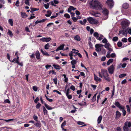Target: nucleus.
<instances>
[{"mask_svg": "<svg viewBox=\"0 0 131 131\" xmlns=\"http://www.w3.org/2000/svg\"><path fill=\"white\" fill-rule=\"evenodd\" d=\"M106 3L109 7L111 8L114 5L113 0H107Z\"/></svg>", "mask_w": 131, "mask_h": 131, "instance_id": "nucleus-8", "label": "nucleus"}, {"mask_svg": "<svg viewBox=\"0 0 131 131\" xmlns=\"http://www.w3.org/2000/svg\"><path fill=\"white\" fill-rule=\"evenodd\" d=\"M35 54L36 58L37 59H39L40 58V54L38 51H36Z\"/></svg>", "mask_w": 131, "mask_h": 131, "instance_id": "nucleus-15", "label": "nucleus"}, {"mask_svg": "<svg viewBox=\"0 0 131 131\" xmlns=\"http://www.w3.org/2000/svg\"><path fill=\"white\" fill-rule=\"evenodd\" d=\"M102 118V116L101 115H100L98 117L97 120L98 124H99L101 123Z\"/></svg>", "mask_w": 131, "mask_h": 131, "instance_id": "nucleus-21", "label": "nucleus"}, {"mask_svg": "<svg viewBox=\"0 0 131 131\" xmlns=\"http://www.w3.org/2000/svg\"><path fill=\"white\" fill-rule=\"evenodd\" d=\"M87 19L89 22L91 24H97L98 22L97 20L91 17L87 18Z\"/></svg>", "mask_w": 131, "mask_h": 131, "instance_id": "nucleus-5", "label": "nucleus"}, {"mask_svg": "<svg viewBox=\"0 0 131 131\" xmlns=\"http://www.w3.org/2000/svg\"><path fill=\"white\" fill-rule=\"evenodd\" d=\"M66 123L65 121L63 122L61 125V128H62L64 126L66 125Z\"/></svg>", "mask_w": 131, "mask_h": 131, "instance_id": "nucleus-59", "label": "nucleus"}, {"mask_svg": "<svg viewBox=\"0 0 131 131\" xmlns=\"http://www.w3.org/2000/svg\"><path fill=\"white\" fill-rule=\"evenodd\" d=\"M105 48L107 49L108 51H113V49L112 48L111 46V47H108L107 48Z\"/></svg>", "mask_w": 131, "mask_h": 131, "instance_id": "nucleus-51", "label": "nucleus"}, {"mask_svg": "<svg viewBox=\"0 0 131 131\" xmlns=\"http://www.w3.org/2000/svg\"><path fill=\"white\" fill-rule=\"evenodd\" d=\"M111 47L110 44L109 43H105L104 45V47L105 48H107L108 47Z\"/></svg>", "mask_w": 131, "mask_h": 131, "instance_id": "nucleus-40", "label": "nucleus"}, {"mask_svg": "<svg viewBox=\"0 0 131 131\" xmlns=\"http://www.w3.org/2000/svg\"><path fill=\"white\" fill-rule=\"evenodd\" d=\"M45 106L49 110H51L55 108V107H52L49 105H47L46 103L45 104Z\"/></svg>", "mask_w": 131, "mask_h": 131, "instance_id": "nucleus-12", "label": "nucleus"}, {"mask_svg": "<svg viewBox=\"0 0 131 131\" xmlns=\"http://www.w3.org/2000/svg\"><path fill=\"white\" fill-rule=\"evenodd\" d=\"M124 126L123 127L124 131H131L129 128L131 126V123L129 122H126L124 123Z\"/></svg>", "mask_w": 131, "mask_h": 131, "instance_id": "nucleus-3", "label": "nucleus"}, {"mask_svg": "<svg viewBox=\"0 0 131 131\" xmlns=\"http://www.w3.org/2000/svg\"><path fill=\"white\" fill-rule=\"evenodd\" d=\"M100 36L97 38V39L99 40H101L104 37L103 36V35H102L101 34H100L99 35Z\"/></svg>", "mask_w": 131, "mask_h": 131, "instance_id": "nucleus-33", "label": "nucleus"}, {"mask_svg": "<svg viewBox=\"0 0 131 131\" xmlns=\"http://www.w3.org/2000/svg\"><path fill=\"white\" fill-rule=\"evenodd\" d=\"M74 39L75 40H76L78 41H79L81 40L80 37L78 35H76L74 37Z\"/></svg>", "mask_w": 131, "mask_h": 131, "instance_id": "nucleus-20", "label": "nucleus"}, {"mask_svg": "<svg viewBox=\"0 0 131 131\" xmlns=\"http://www.w3.org/2000/svg\"><path fill=\"white\" fill-rule=\"evenodd\" d=\"M92 14L95 17H99L101 16L100 14L98 13L93 12L92 13Z\"/></svg>", "mask_w": 131, "mask_h": 131, "instance_id": "nucleus-23", "label": "nucleus"}, {"mask_svg": "<svg viewBox=\"0 0 131 131\" xmlns=\"http://www.w3.org/2000/svg\"><path fill=\"white\" fill-rule=\"evenodd\" d=\"M21 15L22 17L23 18H25L27 16L26 14L25 13H21Z\"/></svg>", "mask_w": 131, "mask_h": 131, "instance_id": "nucleus-32", "label": "nucleus"}, {"mask_svg": "<svg viewBox=\"0 0 131 131\" xmlns=\"http://www.w3.org/2000/svg\"><path fill=\"white\" fill-rule=\"evenodd\" d=\"M115 131H121V128L119 127L117 128L115 130Z\"/></svg>", "mask_w": 131, "mask_h": 131, "instance_id": "nucleus-64", "label": "nucleus"}, {"mask_svg": "<svg viewBox=\"0 0 131 131\" xmlns=\"http://www.w3.org/2000/svg\"><path fill=\"white\" fill-rule=\"evenodd\" d=\"M41 106V104L40 103H38L36 105V108L39 109L40 108Z\"/></svg>", "mask_w": 131, "mask_h": 131, "instance_id": "nucleus-45", "label": "nucleus"}, {"mask_svg": "<svg viewBox=\"0 0 131 131\" xmlns=\"http://www.w3.org/2000/svg\"><path fill=\"white\" fill-rule=\"evenodd\" d=\"M115 66V65L112 64L108 67V70L110 74H112L113 73L114 70V66Z\"/></svg>", "mask_w": 131, "mask_h": 131, "instance_id": "nucleus-7", "label": "nucleus"}, {"mask_svg": "<svg viewBox=\"0 0 131 131\" xmlns=\"http://www.w3.org/2000/svg\"><path fill=\"white\" fill-rule=\"evenodd\" d=\"M10 103V101L8 99H6L4 102V103Z\"/></svg>", "mask_w": 131, "mask_h": 131, "instance_id": "nucleus-47", "label": "nucleus"}, {"mask_svg": "<svg viewBox=\"0 0 131 131\" xmlns=\"http://www.w3.org/2000/svg\"><path fill=\"white\" fill-rule=\"evenodd\" d=\"M127 41V39L125 38H123L122 39V41L124 42H126Z\"/></svg>", "mask_w": 131, "mask_h": 131, "instance_id": "nucleus-50", "label": "nucleus"}, {"mask_svg": "<svg viewBox=\"0 0 131 131\" xmlns=\"http://www.w3.org/2000/svg\"><path fill=\"white\" fill-rule=\"evenodd\" d=\"M129 21L128 20H125L122 21L121 25L122 29L119 31V35L122 34L126 36H127V32L126 28L129 25Z\"/></svg>", "mask_w": 131, "mask_h": 131, "instance_id": "nucleus-1", "label": "nucleus"}, {"mask_svg": "<svg viewBox=\"0 0 131 131\" xmlns=\"http://www.w3.org/2000/svg\"><path fill=\"white\" fill-rule=\"evenodd\" d=\"M126 75V74L125 73H123L120 74L119 75V77L121 78H122L124 77H125Z\"/></svg>", "mask_w": 131, "mask_h": 131, "instance_id": "nucleus-34", "label": "nucleus"}, {"mask_svg": "<svg viewBox=\"0 0 131 131\" xmlns=\"http://www.w3.org/2000/svg\"><path fill=\"white\" fill-rule=\"evenodd\" d=\"M8 23L11 26H13V22L12 19H9L8 20Z\"/></svg>", "mask_w": 131, "mask_h": 131, "instance_id": "nucleus-26", "label": "nucleus"}, {"mask_svg": "<svg viewBox=\"0 0 131 131\" xmlns=\"http://www.w3.org/2000/svg\"><path fill=\"white\" fill-rule=\"evenodd\" d=\"M64 47V45H62L60 46L56 50V51H58L59 50H63Z\"/></svg>", "mask_w": 131, "mask_h": 131, "instance_id": "nucleus-11", "label": "nucleus"}, {"mask_svg": "<svg viewBox=\"0 0 131 131\" xmlns=\"http://www.w3.org/2000/svg\"><path fill=\"white\" fill-rule=\"evenodd\" d=\"M34 125L37 127L39 128L41 127V123L40 122L36 123Z\"/></svg>", "mask_w": 131, "mask_h": 131, "instance_id": "nucleus-29", "label": "nucleus"}, {"mask_svg": "<svg viewBox=\"0 0 131 131\" xmlns=\"http://www.w3.org/2000/svg\"><path fill=\"white\" fill-rule=\"evenodd\" d=\"M72 19L73 20V21L74 22H76L78 19L77 18L74 17H72Z\"/></svg>", "mask_w": 131, "mask_h": 131, "instance_id": "nucleus-58", "label": "nucleus"}, {"mask_svg": "<svg viewBox=\"0 0 131 131\" xmlns=\"http://www.w3.org/2000/svg\"><path fill=\"white\" fill-rule=\"evenodd\" d=\"M77 62L76 60H73L71 61V64L75 65Z\"/></svg>", "mask_w": 131, "mask_h": 131, "instance_id": "nucleus-38", "label": "nucleus"}, {"mask_svg": "<svg viewBox=\"0 0 131 131\" xmlns=\"http://www.w3.org/2000/svg\"><path fill=\"white\" fill-rule=\"evenodd\" d=\"M127 31L128 33L131 35V28H128V29Z\"/></svg>", "mask_w": 131, "mask_h": 131, "instance_id": "nucleus-63", "label": "nucleus"}, {"mask_svg": "<svg viewBox=\"0 0 131 131\" xmlns=\"http://www.w3.org/2000/svg\"><path fill=\"white\" fill-rule=\"evenodd\" d=\"M126 79H125L121 82V83L122 84H124L126 83Z\"/></svg>", "mask_w": 131, "mask_h": 131, "instance_id": "nucleus-62", "label": "nucleus"}, {"mask_svg": "<svg viewBox=\"0 0 131 131\" xmlns=\"http://www.w3.org/2000/svg\"><path fill=\"white\" fill-rule=\"evenodd\" d=\"M99 76L101 78L104 77L106 75L109 76L107 71L106 69H102L101 72H99Z\"/></svg>", "mask_w": 131, "mask_h": 131, "instance_id": "nucleus-4", "label": "nucleus"}, {"mask_svg": "<svg viewBox=\"0 0 131 131\" xmlns=\"http://www.w3.org/2000/svg\"><path fill=\"white\" fill-rule=\"evenodd\" d=\"M47 14H46L45 15V16L47 17H50L51 14V12L50 11H48L47 12Z\"/></svg>", "mask_w": 131, "mask_h": 131, "instance_id": "nucleus-30", "label": "nucleus"}, {"mask_svg": "<svg viewBox=\"0 0 131 131\" xmlns=\"http://www.w3.org/2000/svg\"><path fill=\"white\" fill-rule=\"evenodd\" d=\"M103 13L105 15H107L108 14V11L106 9L104 8L103 9Z\"/></svg>", "mask_w": 131, "mask_h": 131, "instance_id": "nucleus-19", "label": "nucleus"}, {"mask_svg": "<svg viewBox=\"0 0 131 131\" xmlns=\"http://www.w3.org/2000/svg\"><path fill=\"white\" fill-rule=\"evenodd\" d=\"M102 42L103 43H107L108 41L106 38H104L103 39Z\"/></svg>", "mask_w": 131, "mask_h": 131, "instance_id": "nucleus-41", "label": "nucleus"}, {"mask_svg": "<svg viewBox=\"0 0 131 131\" xmlns=\"http://www.w3.org/2000/svg\"><path fill=\"white\" fill-rule=\"evenodd\" d=\"M76 9L74 7L72 6H70L68 10V13H70L72 10H74Z\"/></svg>", "mask_w": 131, "mask_h": 131, "instance_id": "nucleus-14", "label": "nucleus"}, {"mask_svg": "<svg viewBox=\"0 0 131 131\" xmlns=\"http://www.w3.org/2000/svg\"><path fill=\"white\" fill-rule=\"evenodd\" d=\"M108 76H109L106 75L104 77L106 81H108L110 82V78L108 77Z\"/></svg>", "mask_w": 131, "mask_h": 131, "instance_id": "nucleus-35", "label": "nucleus"}, {"mask_svg": "<svg viewBox=\"0 0 131 131\" xmlns=\"http://www.w3.org/2000/svg\"><path fill=\"white\" fill-rule=\"evenodd\" d=\"M97 94V93H96L93 96L92 98V100L93 101H95L96 100V95Z\"/></svg>", "mask_w": 131, "mask_h": 131, "instance_id": "nucleus-43", "label": "nucleus"}, {"mask_svg": "<svg viewBox=\"0 0 131 131\" xmlns=\"http://www.w3.org/2000/svg\"><path fill=\"white\" fill-rule=\"evenodd\" d=\"M50 46L49 44V43H48L45 46V48L46 49H48Z\"/></svg>", "mask_w": 131, "mask_h": 131, "instance_id": "nucleus-39", "label": "nucleus"}, {"mask_svg": "<svg viewBox=\"0 0 131 131\" xmlns=\"http://www.w3.org/2000/svg\"><path fill=\"white\" fill-rule=\"evenodd\" d=\"M90 7L93 9L101 10L102 5L101 3L97 0H92L90 3Z\"/></svg>", "mask_w": 131, "mask_h": 131, "instance_id": "nucleus-2", "label": "nucleus"}, {"mask_svg": "<svg viewBox=\"0 0 131 131\" xmlns=\"http://www.w3.org/2000/svg\"><path fill=\"white\" fill-rule=\"evenodd\" d=\"M115 104L116 106L118 107L120 105L119 103L118 102H115Z\"/></svg>", "mask_w": 131, "mask_h": 131, "instance_id": "nucleus-49", "label": "nucleus"}, {"mask_svg": "<svg viewBox=\"0 0 131 131\" xmlns=\"http://www.w3.org/2000/svg\"><path fill=\"white\" fill-rule=\"evenodd\" d=\"M19 58L18 57H17V58H14L12 61V62H14V63H18V62L19 61Z\"/></svg>", "mask_w": 131, "mask_h": 131, "instance_id": "nucleus-18", "label": "nucleus"}, {"mask_svg": "<svg viewBox=\"0 0 131 131\" xmlns=\"http://www.w3.org/2000/svg\"><path fill=\"white\" fill-rule=\"evenodd\" d=\"M77 123L79 125H83L84 124V123L82 122L78 121L77 122Z\"/></svg>", "mask_w": 131, "mask_h": 131, "instance_id": "nucleus-55", "label": "nucleus"}, {"mask_svg": "<svg viewBox=\"0 0 131 131\" xmlns=\"http://www.w3.org/2000/svg\"><path fill=\"white\" fill-rule=\"evenodd\" d=\"M104 45L100 44H97L95 45L96 50L97 52L100 51L102 48H103Z\"/></svg>", "mask_w": 131, "mask_h": 131, "instance_id": "nucleus-6", "label": "nucleus"}, {"mask_svg": "<svg viewBox=\"0 0 131 131\" xmlns=\"http://www.w3.org/2000/svg\"><path fill=\"white\" fill-rule=\"evenodd\" d=\"M118 38L117 37H114L113 38V40L114 41H116L117 40Z\"/></svg>", "mask_w": 131, "mask_h": 131, "instance_id": "nucleus-54", "label": "nucleus"}, {"mask_svg": "<svg viewBox=\"0 0 131 131\" xmlns=\"http://www.w3.org/2000/svg\"><path fill=\"white\" fill-rule=\"evenodd\" d=\"M41 51L44 55L47 56H50V55L47 52L45 51H43L42 49H41Z\"/></svg>", "mask_w": 131, "mask_h": 131, "instance_id": "nucleus-17", "label": "nucleus"}, {"mask_svg": "<svg viewBox=\"0 0 131 131\" xmlns=\"http://www.w3.org/2000/svg\"><path fill=\"white\" fill-rule=\"evenodd\" d=\"M113 59H109L107 62V65H109L113 61Z\"/></svg>", "mask_w": 131, "mask_h": 131, "instance_id": "nucleus-28", "label": "nucleus"}, {"mask_svg": "<svg viewBox=\"0 0 131 131\" xmlns=\"http://www.w3.org/2000/svg\"><path fill=\"white\" fill-rule=\"evenodd\" d=\"M51 40L50 37H43L40 39V40L42 42H48L50 41Z\"/></svg>", "mask_w": 131, "mask_h": 131, "instance_id": "nucleus-9", "label": "nucleus"}, {"mask_svg": "<svg viewBox=\"0 0 131 131\" xmlns=\"http://www.w3.org/2000/svg\"><path fill=\"white\" fill-rule=\"evenodd\" d=\"M63 76L64 77L65 79H64L65 82H67L68 81V78L66 77V75L65 74H64L63 75Z\"/></svg>", "mask_w": 131, "mask_h": 131, "instance_id": "nucleus-42", "label": "nucleus"}, {"mask_svg": "<svg viewBox=\"0 0 131 131\" xmlns=\"http://www.w3.org/2000/svg\"><path fill=\"white\" fill-rule=\"evenodd\" d=\"M126 107L127 108V112L129 113H130V110L129 106L128 105H127Z\"/></svg>", "mask_w": 131, "mask_h": 131, "instance_id": "nucleus-56", "label": "nucleus"}, {"mask_svg": "<svg viewBox=\"0 0 131 131\" xmlns=\"http://www.w3.org/2000/svg\"><path fill=\"white\" fill-rule=\"evenodd\" d=\"M70 89L73 91H74L75 90V88L74 86L73 85H72L70 87Z\"/></svg>", "mask_w": 131, "mask_h": 131, "instance_id": "nucleus-52", "label": "nucleus"}, {"mask_svg": "<svg viewBox=\"0 0 131 131\" xmlns=\"http://www.w3.org/2000/svg\"><path fill=\"white\" fill-rule=\"evenodd\" d=\"M129 4L127 3L123 4L122 5V7L125 9H127L129 7Z\"/></svg>", "mask_w": 131, "mask_h": 131, "instance_id": "nucleus-22", "label": "nucleus"}, {"mask_svg": "<svg viewBox=\"0 0 131 131\" xmlns=\"http://www.w3.org/2000/svg\"><path fill=\"white\" fill-rule=\"evenodd\" d=\"M78 104L80 106H83L86 105V103L84 102H82V103H78Z\"/></svg>", "mask_w": 131, "mask_h": 131, "instance_id": "nucleus-36", "label": "nucleus"}, {"mask_svg": "<svg viewBox=\"0 0 131 131\" xmlns=\"http://www.w3.org/2000/svg\"><path fill=\"white\" fill-rule=\"evenodd\" d=\"M33 16H31L30 17L28 18V19L29 20H30V19H32L35 18V17L34 16V15L33 14Z\"/></svg>", "mask_w": 131, "mask_h": 131, "instance_id": "nucleus-60", "label": "nucleus"}, {"mask_svg": "<svg viewBox=\"0 0 131 131\" xmlns=\"http://www.w3.org/2000/svg\"><path fill=\"white\" fill-rule=\"evenodd\" d=\"M59 3V1L57 0H54L53 2L52 1L51 2V4L52 6H56V5L54 4V3L55 4H57Z\"/></svg>", "mask_w": 131, "mask_h": 131, "instance_id": "nucleus-16", "label": "nucleus"}, {"mask_svg": "<svg viewBox=\"0 0 131 131\" xmlns=\"http://www.w3.org/2000/svg\"><path fill=\"white\" fill-rule=\"evenodd\" d=\"M43 110V111L44 114L45 115H47V114L48 111L45 108V107L43 106L42 107Z\"/></svg>", "mask_w": 131, "mask_h": 131, "instance_id": "nucleus-25", "label": "nucleus"}, {"mask_svg": "<svg viewBox=\"0 0 131 131\" xmlns=\"http://www.w3.org/2000/svg\"><path fill=\"white\" fill-rule=\"evenodd\" d=\"M33 118L36 121H38V117L37 116L34 115L33 116Z\"/></svg>", "mask_w": 131, "mask_h": 131, "instance_id": "nucleus-57", "label": "nucleus"}, {"mask_svg": "<svg viewBox=\"0 0 131 131\" xmlns=\"http://www.w3.org/2000/svg\"><path fill=\"white\" fill-rule=\"evenodd\" d=\"M45 8L46 9H47L49 7V4L48 3L47 4H45L44 5Z\"/></svg>", "mask_w": 131, "mask_h": 131, "instance_id": "nucleus-53", "label": "nucleus"}, {"mask_svg": "<svg viewBox=\"0 0 131 131\" xmlns=\"http://www.w3.org/2000/svg\"><path fill=\"white\" fill-rule=\"evenodd\" d=\"M66 95L69 99H71L72 98V96L71 95H69V94H68V95L67 94Z\"/></svg>", "mask_w": 131, "mask_h": 131, "instance_id": "nucleus-48", "label": "nucleus"}, {"mask_svg": "<svg viewBox=\"0 0 131 131\" xmlns=\"http://www.w3.org/2000/svg\"><path fill=\"white\" fill-rule=\"evenodd\" d=\"M7 34L10 37H12L13 36V34L12 32L10 30H8V31L7 32Z\"/></svg>", "mask_w": 131, "mask_h": 131, "instance_id": "nucleus-27", "label": "nucleus"}, {"mask_svg": "<svg viewBox=\"0 0 131 131\" xmlns=\"http://www.w3.org/2000/svg\"><path fill=\"white\" fill-rule=\"evenodd\" d=\"M111 58H114L116 57V54H115L114 53H112L111 55Z\"/></svg>", "mask_w": 131, "mask_h": 131, "instance_id": "nucleus-61", "label": "nucleus"}, {"mask_svg": "<svg viewBox=\"0 0 131 131\" xmlns=\"http://www.w3.org/2000/svg\"><path fill=\"white\" fill-rule=\"evenodd\" d=\"M93 35L95 37H96V38L97 39V38L99 37V36L100 34H99L97 32H95L94 34Z\"/></svg>", "mask_w": 131, "mask_h": 131, "instance_id": "nucleus-37", "label": "nucleus"}, {"mask_svg": "<svg viewBox=\"0 0 131 131\" xmlns=\"http://www.w3.org/2000/svg\"><path fill=\"white\" fill-rule=\"evenodd\" d=\"M94 80L97 82H101L102 81L101 79L96 75L95 74H94Z\"/></svg>", "mask_w": 131, "mask_h": 131, "instance_id": "nucleus-10", "label": "nucleus"}, {"mask_svg": "<svg viewBox=\"0 0 131 131\" xmlns=\"http://www.w3.org/2000/svg\"><path fill=\"white\" fill-rule=\"evenodd\" d=\"M31 0H25V4L30 6V2Z\"/></svg>", "mask_w": 131, "mask_h": 131, "instance_id": "nucleus-24", "label": "nucleus"}, {"mask_svg": "<svg viewBox=\"0 0 131 131\" xmlns=\"http://www.w3.org/2000/svg\"><path fill=\"white\" fill-rule=\"evenodd\" d=\"M121 116L120 113L118 111H117L116 112V118H118Z\"/></svg>", "mask_w": 131, "mask_h": 131, "instance_id": "nucleus-31", "label": "nucleus"}, {"mask_svg": "<svg viewBox=\"0 0 131 131\" xmlns=\"http://www.w3.org/2000/svg\"><path fill=\"white\" fill-rule=\"evenodd\" d=\"M52 66L54 67V68L57 70H59L61 68L60 66L58 64H54L52 65Z\"/></svg>", "mask_w": 131, "mask_h": 131, "instance_id": "nucleus-13", "label": "nucleus"}, {"mask_svg": "<svg viewBox=\"0 0 131 131\" xmlns=\"http://www.w3.org/2000/svg\"><path fill=\"white\" fill-rule=\"evenodd\" d=\"M64 16L66 18H70V15L66 13L65 14Z\"/></svg>", "mask_w": 131, "mask_h": 131, "instance_id": "nucleus-46", "label": "nucleus"}, {"mask_svg": "<svg viewBox=\"0 0 131 131\" xmlns=\"http://www.w3.org/2000/svg\"><path fill=\"white\" fill-rule=\"evenodd\" d=\"M117 45L118 47H120L122 46V43L121 42L119 41L118 42Z\"/></svg>", "mask_w": 131, "mask_h": 131, "instance_id": "nucleus-44", "label": "nucleus"}]
</instances>
